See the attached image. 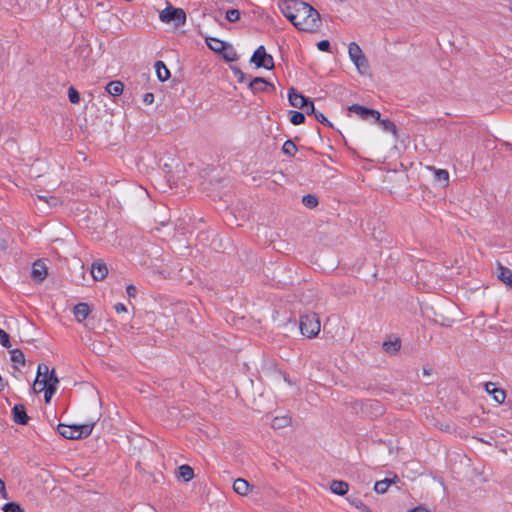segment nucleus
Returning <instances> with one entry per match:
<instances>
[{"label":"nucleus","mask_w":512,"mask_h":512,"mask_svg":"<svg viewBox=\"0 0 512 512\" xmlns=\"http://www.w3.org/2000/svg\"><path fill=\"white\" fill-rule=\"evenodd\" d=\"M291 23L300 31L315 32L321 26L320 14L311 5L306 4Z\"/></svg>","instance_id":"obj_1"},{"label":"nucleus","mask_w":512,"mask_h":512,"mask_svg":"<svg viewBox=\"0 0 512 512\" xmlns=\"http://www.w3.org/2000/svg\"><path fill=\"white\" fill-rule=\"evenodd\" d=\"M95 421L81 425H64L58 426V432L66 439H81L88 437L94 428Z\"/></svg>","instance_id":"obj_2"},{"label":"nucleus","mask_w":512,"mask_h":512,"mask_svg":"<svg viewBox=\"0 0 512 512\" xmlns=\"http://www.w3.org/2000/svg\"><path fill=\"white\" fill-rule=\"evenodd\" d=\"M348 55L361 75H366L369 72L368 60L357 43L351 42L349 44Z\"/></svg>","instance_id":"obj_3"},{"label":"nucleus","mask_w":512,"mask_h":512,"mask_svg":"<svg viewBox=\"0 0 512 512\" xmlns=\"http://www.w3.org/2000/svg\"><path fill=\"white\" fill-rule=\"evenodd\" d=\"M320 327V319L315 313L305 314L300 319V331L308 338L316 337L320 332Z\"/></svg>","instance_id":"obj_4"},{"label":"nucleus","mask_w":512,"mask_h":512,"mask_svg":"<svg viewBox=\"0 0 512 512\" xmlns=\"http://www.w3.org/2000/svg\"><path fill=\"white\" fill-rule=\"evenodd\" d=\"M159 18L164 23L173 24L175 27H180L184 25L186 21V14L181 8L168 6L159 13Z\"/></svg>","instance_id":"obj_5"},{"label":"nucleus","mask_w":512,"mask_h":512,"mask_svg":"<svg viewBox=\"0 0 512 512\" xmlns=\"http://www.w3.org/2000/svg\"><path fill=\"white\" fill-rule=\"evenodd\" d=\"M306 4L299 0H282L278 6L281 13L291 22Z\"/></svg>","instance_id":"obj_6"},{"label":"nucleus","mask_w":512,"mask_h":512,"mask_svg":"<svg viewBox=\"0 0 512 512\" xmlns=\"http://www.w3.org/2000/svg\"><path fill=\"white\" fill-rule=\"evenodd\" d=\"M250 61L255 64L257 68L263 67L267 70L274 68L273 57L268 54L264 46H259L253 53Z\"/></svg>","instance_id":"obj_7"},{"label":"nucleus","mask_w":512,"mask_h":512,"mask_svg":"<svg viewBox=\"0 0 512 512\" xmlns=\"http://www.w3.org/2000/svg\"><path fill=\"white\" fill-rule=\"evenodd\" d=\"M47 374L48 366L46 364H39L37 368V376L33 384V389L36 393H40L47 388L48 378L45 377Z\"/></svg>","instance_id":"obj_8"},{"label":"nucleus","mask_w":512,"mask_h":512,"mask_svg":"<svg viewBox=\"0 0 512 512\" xmlns=\"http://www.w3.org/2000/svg\"><path fill=\"white\" fill-rule=\"evenodd\" d=\"M348 110L350 112L355 113L360 118L367 120L369 117H372L374 120H380V113L377 110L369 109L367 107L353 104L349 106Z\"/></svg>","instance_id":"obj_9"},{"label":"nucleus","mask_w":512,"mask_h":512,"mask_svg":"<svg viewBox=\"0 0 512 512\" xmlns=\"http://www.w3.org/2000/svg\"><path fill=\"white\" fill-rule=\"evenodd\" d=\"M289 103L296 108H305L308 105L309 99L300 94L296 89L290 88L288 93Z\"/></svg>","instance_id":"obj_10"},{"label":"nucleus","mask_w":512,"mask_h":512,"mask_svg":"<svg viewBox=\"0 0 512 512\" xmlns=\"http://www.w3.org/2000/svg\"><path fill=\"white\" fill-rule=\"evenodd\" d=\"M48 275L47 267L41 260L33 263L31 277L35 282H42Z\"/></svg>","instance_id":"obj_11"},{"label":"nucleus","mask_w":512,"mask_h":512,"mask_svg":"<svg viewBox=\"0 0 512 512\" xmlns=\"http://www.w3.org/2000/svg\"><path fill=\"white\" fill-rule=\"evenodd\" d=\"M108 274L107 265L101 261L96 260L91 265V275L95 281L103 280Z\"/></svg>","instance_id":"obj_12"},{"label":"nucleus","mask_w":512,"mask_h":512,"mask_svg":"<svg viewBox=\"0 0 512 512\" xmlns=\"http://www.w3.org/2000/svg\"><path fill=\"white\" fill-rule=\"evenodd\" d=\"M13 420L20 425H25L28 422V416L25 411V407L21 404H17L12 409Z\"/></svg>","instance_id":"obj_13"},{"label":"nucleus","mask_w":512,"mask_h":512,"mask_svg":"<svg viewBox=\"0 0 512 512\" xmlns=\"http://www.w3.org/2000/svg\"><path fill=\"white\" fill-rule=\"evenodd\" d=\"M74 316L78 322L84 321L91 313V308L87 303H79L73 309Z\"/></svg>","instance_id":"obj_14"},{"label":"nucleus","mask_w":512,"mask_h":512,"mask_svg":"<svg viewBox=\"0 0 512 512\" xmlns=\"http://www.w3.org/2000/svg\"><path fill=\"white\" fill-rule=\"evenodd\" d=\"M251 485L243 478H238L233 483V490L241 495L246 496L251 491Z\"/></svg>","instance_id":"obj_15"},{"label":"nucleus","mask_w":512,"mask_h":512,"mask_svg":"<svg viewBox=\"0 0 512 512\" xmlns=\"http://www.w3.org/2000/svg\"><path fill=\"white\" fill-rule=\"evenodd\" d=\"M268 86H270L273 90L275 89L272 84L261 77H256L249 83V87L253 92L264 91Z\"/></svg>","instance_id":"obj_16"},{"label":"nucleus","mask_w":512,"mask_h":512,"mask_svg":"<svg viewBox=\"0 0 512 512\" xmlns=\"http://www.w3.org/2000/svg\"><path fill=\"white\" fill-rule=\"evenodd\" d=\"M498 278L508 287L512 288V271L509 268L499 265Z\"/></svg>","instance_id":"obj_17"},{"label":"nucleus","mask_w":512,"mask_h":512,"mask_svg":"<svg viewBox=\"0 0 512 512\" xmlns=\"http://www.w3.org/2000/svg\"><path fill=\"white\" fill-rule=\"evenodd\" d=\"M348 483L341 480H334L331 482L330 490L337 495H345L348 492Z\"/></svg>","instance_id":"obj_18"},{"label":"nucleus","mask_w":512,"mask_h":512,"mask_svg":"<svg viewBox=\"0 0 512 512\" xmlns=\"http://www.w3.org/2000/svg\"><path fill=\"white\" fill-rule=\"evenodd\" d=\"M124 85L121 81H111L106 86V91L111 96H119L123 93Z\"/></svg>","instance_id":"obj_19"},{"label":"nucleus","mask_w":512,"mask_h":512,"mask_svg":"<svg viewBox=\"0 0 512 512\" xmlns=\"http://www.w3.org/2000/svg\"><path fill=\"white\" fill-rule=\"evenodd\" d=\"M434 180L441 186L446 187L449 183V173L444 169H434Z\"/></svg>","instance_id":"obj_20"},{"label":"nucleus","mask_w":512,"mask_h":512,"mask_svg":"<svg viewBox=\"0 0 512 512\" xmlns=\"http://www.w3.org/2000/svg\"><path fill=\"white\" fill-rule=\"evenodd\" d=\"M156 74L160 81H166L170 77V71L162 61H157L155 64Z\"/></svg>","instance_id":"obj_21"},{"label":"nucleus","mask_w":512,"mask_h":512,"mask_svg":"<svg viewBox=\"0 0 512 512\" xmlns=\"http://www.w3.org/2000/svg\"><path fill=\"white\" fill-rule=\"evenodd\" d=\"M11 355V361L15 364V367L17 368V365L24 366L25 365V356L24 353L20 349H12L10 351Z\"/></svg>","instance_id":"obj_22"},{"label":"nucleus","mask_w":512,"mask_h":512,"mask_svg":"<svg viewBox=\"0 0 512 512\" xmlns=\"http://www.w3.org/2000/svg\"><path fill=\"white\" fill-rule=\"evenodd\" d=\"M178 476L188 482L194 477L193 469L188 465H181L178 468Z\"/></svg>","instance_id":"obj_23"},{"label":"nucleus","mask_w":512,"mask_h":512,"mask_svg":"<svg viewBox=\"0 0 512 512\" xmlns=\"http://www.w3.org/2000/svg\"><path fill=\"white\" fill-rule=\"evenodd\" d=\"M206 43L208 47L215 52L223 51L226 45L225 42L216 38H206Z\"/></svg>","instance_id":"obj_24"},{"label":"nucleus","mask_w":512,"mask_h":512,"mask_svg":"<svg viewBox=\"0 0 512 512\" xmlns=\"http://www.w3.org/2000/svg\"><path fill=\"white\" fill-rule=\"evenodd\" d=\"M393 482H394L393 479H388V478L377 481L374 485V490L378 494H384Z\"/></svg>","instance_id":"obj_25"},{"label":"nucleus","mask_w":512,"mask_h":512,"mask_svg":"<svg viewBox=\"0 0 512 512\" xmlns=\"http://www.w3.org/2000/svg\"><path fill=\"white\" fill-rule=\"evenodd\" d=\"M48 378L47 387H51V389H57V384L59 383V379L55 373V370L51 371L48 369V374L45 376Z\"/></svg>","instance_id":"obj_26"},{"label":"nucleus","mask_w":512,"mask_h":512,"mask_svg":"<svg viewBox=\"0 0 512 512\" xmlns=\"http://www.w3.org/2000/svg\"><path fill=\"white\" fill-rule=\"evenodd\" d=\"M289 423L290 419L287 416L275 417L272 421V427L275 429H280L288 426Z\"/></svg>","instance_id":"obj_27"},{"label":"nucleus","mask_w":512,"mask_h":512,"mask_svg":"<svg viewBox=\"0 0 512 512\" xmlns=\"http://www.w3.org/2000/svg\"><path fill=\"white\" fill-rule=\"evenodd\" d=\"M383 348L386 352L395 353L400 348V342L398 340L395 341H386L383 343Z\"/></svg>","instance_id":"obj_28"},{"label":"nucleus","mask_w":512,"mask_h":512,"mask_svg":"<svg viewBox=\"0 0 512 512\" xmlns=\"http://www.w3.org/2000/svg\"><path fill=\"white\" fill-rule=\"evenodd\" d=\"M493 391H494L492 393L493 400L498 404H502L506 399L505 391L500 388H493Z\"/></svg>","instance_id":"obj_29"},{"label":"nucleus","mask_w":512,"mask_h":512,"mask_svg":"<svg viewBox=\"0 0 512 512\" xmlns=\"http://www.w3.org/2000/svg\"><path fill=\"white\" fill-rule=\"evenodd\" d=\"M282 151L286 155L293 156L297 151V147L291 140H287L283 144Z\"/></svg>","instance_id":"obj_30"},{"label":"nucleus","mask_w":512,"mask_h":512,"mask_svg":"<svg viewBox=\"0 0 512 512\" xmlns=\"http://www.w3.org/2000/svg\"><path fill=\"white\" fill-rule=\"evenodd\" d=\"M302 203L308 208H314L318 205V199L311 194L303 196Z\"/></svg>","instance_id":"obj_31"},{"label":"nucleus","mask_w":512,"mask_h":512,"mask_svg":"<svg viewBox=\"0 0 512 512\" xmlns=\"http://www.w3.org/2000/svg\"><path fill=\"white\" fill-rule=\"evenodd\" d=\"M290 121L294 125H300V124L304 123L305 116L301 112L291 111Z\"/></svg>","instance_id":"obj_32"},{"label":"nucleus","mask_w":512,"mask_h":512,"mask_svg":"<svg viewBox=\"0 0 512 512\" xmlns=\"http://www.w3.org/2000/svg\"><path fill=\"white\" fill-rule=\"evenodd\" d=\"M378 121L380 122V124L382 125L384 130L393 133L394 136H397L396 126H395V124L393 122H391L388 119H383V120L380 119Z\"/></svg>","instance_id":"obj_33"},{"label":"nucleus","mask_w":512,"mask_h":512,"mask_svg":"<svg viewBox=\"0 0 512 512\" xmlns=\"http://www.w3.org/2000/svg\"><path fill=\"white\" fill-rule=\"evenodd\" d=\"M225 17L229 22H236L240 18V11L238 9H229Z\"/></svg>","instance_id":"obj_34"},{"label":"nucleus","mask_w":512,"mask_h":512,"mask_svg":"<svg viewBox=\"0 0 512 512\" xmlns=\"http://www.w3.org/2000/svg\"><path fill=\"white\" fill-rule=\"evenodd\" d=\"M0 344L6 348L11 347L9 335L1 328H0Z\"/></svg>","instance_id":"obj_35"},{"label":"nucleus","mask_w":512,"mask_h":512,"mask_svg":"<svg viewBox=\"0 0 512 512\" xmlns=\"http://www.w3.org/2000/svg\"><path fill=\"white\" fill-rule=\"evenodd\" d=\"M3 511L4 512H22V509L17 503L10 502L3 506Z\"/></svg>","instance_id":"obj_36"},{"label":"nucleus","mask_w":512,"mask_h":512,"mask_svg":"<svg viewBox=\"0 0 512 512\" xmlns=\"http://www.w3.org/2000/svg\"><path fill=\"white\" fill-rule=\"evenodd\" d=\"M68 97L71 103L76 104L80 101V95L73 87L68 90Z\"/></svg>","instance_id":"obj_37"},{"label":"nucleus","mask_w":512,"mask_h":512,"mask_svg":"<svg viewBox=\"0 0 512 512\" xmlns=\"http://www.w3.org/2000/svg\"><path fill=\"white\" fill-rule=\"evenodd\" d=\"M37 197L39 200L44 201L51 206H55L58 203V200L55 197H47L44 195H38Z\"/></svg>","instance_id":"obj_38"},{"label":"nucleus","mask_w":512,"mask_h":512,"mask_svg":"<svg viewBox=\"0 0 512 512\" xmlns=\"http://www.w3.org/2000/svg\"><path fill=\"white\" fill-rule=\"evenodd\" d=\"M317 48L320 51L329 52L330 51V42L328 40H322L317 43Z\"/></svg>","instance_id":"obj_39"},{"label":"nucleus","mask_w":512,"mask_h":512,"mask_svg":"<svg viewBox=\"0 0 512 512\" xmlns=\"http://www.w3.org/2000/svg\"><path fill=\"white\" fill-rule=\"evenodd\" d=\"M314 116L322 124H325L327 126H332L331 122L323 115V113L318 111V112H315Z\"/></svg>","instance_id":"obj_40"},{"label":"nucleus","mask_w":512,"mask_h":512,"mask_svg":"<svg viewBox=\"0 0 512 512\" xmlns=\"http://www.w3.org/2000/svg\"><path fill=\"white\" fill-rule=\"evenodd\" d=\"M43 391H44L45 402L46 403L50 402V400H51L52 396L55 394L56 390L51 389V387H47Z\"/></svg>","instance_id":"obj_41"},{"label":"nucleus","mask_w":512,"mask_h":512,"mask_svg":"<svg viewBox=\"0 0 512 512\" xmlns=\"http://www.w3.org/2000/svg\"><path fill=\"white\" fill-rule=\"evenodd\" d=\"M43 391H44L45 402L46 403L50 402V400H51L52 396L55 394L56 390L51 389V387H47Z\"/></svg>","instance_id":"obj_42"},{"label":"nucleus","mask_w":512,"mask_h":512,"mask_svg":"<svg viewBox=\"0 0 512 512\" xmlns=\"http://www.w3.org/2000/svg\"><path fill=\"white\" fill-rule=\"evenodd\" d=\"M154 101V95L152 93H146L144 94L143 96V102L146 104V105H151Z\"/></svg>","instance_id":"obj_43"},{"label":"nucleus","mask_w":512,"mask_h":512,"mask_svg":"<svg viewBox=\"0 0 512 512\" xmlns=\"http://www.w3.org/2000/svg\"><path fill=\"white\" fill-rule=\"evenodd\" d=\"M126 292H127V294H128V296H129V297H133V298H134V297H136L137 289H136V287H135V286H133V285H128V286L126 287Z\"/></svg>","instance_id":"obj_44"},{"label":"nucleus","mask_w":512,"mask_h":512,"mask_svg":"<svg viewBox=\"0 0 512 512\" xmlns=\"http://www.w3.org/2000/svg\"><path fill=\"white\" fill-rule=\"evenodd\" d=\"M493 388H497V387L495 386V384H494V383H492V382H487V383L485 384V391H486L488 394H490L491 396H492V393L494 392V391H493Z\"/></svg>","instance_id":"obj_45"},{"label":"nucleus","mask_w":512,"mask_h":512,"mask_svg":"<svg viewBox=\"0 0 512 512\" xmlns=\"http://www.w3.org/2000/svg\"><path fill=\"white\" fill-rule=\"evenodd\" d=\"M115 310H116L117 313H122V312H126L127 311L126 306L124 304H122V303H117L115 305Z\"/></svg>","instance_id":"obj_46"},{"label":"nucleus","mask_w":512,"mask_h":512,"mask_svg":"<svg viewBox=\"0 0 512 512\" xmlns=\"http://www.w3.org/2000/svg\"><path fill=\"white\" fill-rule=\"evenodd\" d=\"M305 107L307 108V113H308V114H314V115H315V112H317V111L315 110V108H314V104H313V102H311L310 100H309L308 105H307V106H305Z\"/></svg>","instance_id":"obj_47"},{"label":"nucleus","mask_w":512,"mask_h":512,"mask_svg":"<svg viewBox=\"0 0 512 512\" xmlns=\"http://www.w3.org/2000/svg\"><path fill=\"white\" fill-rule=\"evenodd\" d=\"M0 492L3 496V498H7V493H6V490H5V483L0 479Z\"/></svg>","instance_id":"obj_48"},{"label":"nucleus","mask_w":512,"mask_h":512,"mask_svg":"<svg viewBox=\"0 0 512 512\" xmlns=\"http://www.w3.org/2000/svg\"><path fill=\"white\" fill-rule=\"evenodd\" d=\"M235 73L238 75V77H240V80H242V79H243V76H244V75H243V73H242L239 69H236V70H235Z\"/></svg>","instance_id":"obj_49"},{"label":"nucleus","mask_w":512,"mask_h":512,"mask_svg":"<svg viewBox=\"0 0 512 512\" xmlns=\"http://www.w3.org/2000/svg\"><path fill=\"white\" fill-rule=\"evenodd\" d=\"M4 388V382L2 378L0 377V391Z\"/></svg>","instance_id":"obj_50"},{"label":"nucleus","mask_w":512,"mask_h":512,"mask_svg":"<svg viewBox=\"0 0 512 512\" xmlns=\"http://www.w3.org/2000/svg\"><path fill=\"white\" fill-rule=\"evenodd\" d=\"M509 10H510V12L512 13V1H511V2H510V4H509Z\"/></svg>","instance_id":"obj_51"}]
</instances>
